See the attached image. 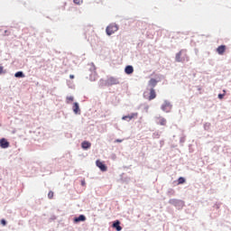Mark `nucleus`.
Returning a JSON list of instances; mask_svg holds the SVG:
<instances>
[{
    "label": "nucleus",
    "mask_w": 231,
    "mask_h": 231,
    "mask_svg": "<svg viewBox=\"0 0 231 231\" xmlns=\"http://www.w3.org/2000/svg\"><path fill=\"white\" fill-rule=\"evenodd\" d=\"M176 62H189V58L186 50H180L175 56Z\"/></svg>",
    "instance_id": "1"
},
{
    "label": "nucleus",
    "mask_w": 231,
    "mask_h": 231,
    "mask_svg": "<svg viewBox=\"0 0 231 231\" xmlns=\"http://www.w3.org/2000/svg\"><path fill=\"white\" fill-rule=\"evenodd\" d=\"M143 97L145 99L152 101L153 99H155L156 97V92L154 88H150V92L148 93V91H145L143 93Z\"/></svg>",
    "instance_id": "2"
},
{
    "label": "nucleus",
    "mask_w": 231,
    "mask_h": 231,
    "mask_svg": "<svg viewBox=\"0 0 231 231\" xmlns=\"http://www.w3.org/2000/svg\"><path fill=\"white\" fill-rule=\"evenodd\" d=\"M119 30V27L117 24L112 23L108 25L106 29V34L111 36L115 32H116Z\"/></svg>",
    "instance_id": "3"
},
{
    "label": "nucleus",
    "mask_w": 231,
    "mask_h": 231,
    "mask_svg": "<svg viewBox=\"0 0 231 231\" xmlns=\"http://www.w3.org/2000/svg\"><path fill=\"white\" fill-rule=\"evenodd\" d=\"M172 106L169 102H165L162 106V110L164 111L165 113H170L171 111Z\"/></svg>",
    "instance_id": "4"
},
{
    "label": "nucleus",
    "mask_w": 231,
    "mask_h": 231,
    "mask_svg": "<svg viewBox=\"0 0 231 231\" xmlns=\"http://www.w3.org/2000/svg\"><path fill=\"white\" fill-rule=\"evenodd\" d=\"M0 147L2 149H7L10 147V143L7 141V139H0Z\"/></svg>",
    "instance_id": "5"
},
{
    "label": "nucleus",
    "mask_w": 231,
    "mask_h": 231,
    "mask_svg": "<svg viewBox=\"0 0 231 231\" xmlns=\"http://www.w3.org/2000/svg\"><path fill=\"white\" fill-rule=\"evenodd\" d=\"M96 165L97 167H98V169H100L102 171H107V166H106V164H104L102 162H100L99 160H97L96 162Z\"/></svg>",
    "instance_id": "6"
},
{
    "label": "nucleus",
    "mask_w": 231,
    "mask_h": 231,
    "mask_svg": "<svg viewBox=\"0 0 231 231\" xmlns=\"http://www.w3.org/2000/svg\"><path fill=\"white\" fill-rule=\"evenodd\" d=\"M226 51V45H220L217 48V52L218 55H224Z\"/></svg>",
    "instance_id": "7"
},
{
    "label": "nucleus",
    "mask_w": 231,
    "mask_h": 231,
    "mask_svg": "<svg viewBox=\"0 0 231 231\" xmlns=\"http://www.w3.org/2000/svg\"><path fill=\"white\" fill-rule=\"evenodd\" d=\"M72 110L75 115H79V113H80V108H79V103L75 102L73 104Z\"/></svg>",
    "instance_id": "8"
},
{
    "label": "nucleus",
    "mask_w": 231,
    "mask_h": 231,
    "mask_svg": "<svg viewBox=\"0 0 231 231\" xmlns=\"http://www.w3.org/2000/svg\"><path fill=\"white\" fill-rule=\"evenodd\" d=\"M137 116H138L137 113H136V114L128 115V116H124L122 117V120L130 121V120H132L133 118L137 117Z\"/></svg>",
    "instance_id": "9"
},
{
    "label": "nucleus",
    "mask_w": 231,
    "mask_h": 231,
    "mask_svg": "<svg viewBox=\"0 0 231 231\" xmlns=\"http://www.w3.org/2000/svg\"><path fill=\"white\" fill-rule=\"evenodd\" d=\"M91 147V143L88 141H84L81 143V148L84 150H88Z\"/></svg>",
    "instance_id": "10"
},
{
    "label": "nucleus",
    "mask_w": 231,
    "mask_h": 231,
    "mask_svg": "<svg viewBox=\"0 0 231 231\" xmlns=\"http://www.w3.org/2000/svg\"><path fill=\"white\" fill-rule=\"evenodd\" d=\"M121 222L119 220H116L113 223V227L116 229V231H122L123 227L120 226Z\"/></svg>",
    "instance_id": "11"
},
{
    "label": "nucleus",
    "mask_w": 231,
    "mask_h": 231,
    "mask_svg": "<svg viewBox=\"0 0 231 231\" xmlns=\"http://www.w3.org/2000/svg\"><path fill=\"white\" fill-rule=\"evenodd\" d=\"M134 71V67L130 66V65L126 66L125 69V74H128V75L133 74Z\"/></svg>",
    "instance_id": "12"
},
{
    "label": "nucleus",
    "mask_w": 231,
    "mask_h": 231,
    "mask_svg": "<svg viewBox=\"0 0 231 231\" xmlns=\"http://www.w3.org/2000/svg\"><path fill=\"white\" fill-rule=\"evenodd\" d=\"M108 84L111 85V86H113V85H118V84H120V82H119L118 79H115V78H110V79H108Z\"/></svg>",
    "instance_id": "13"
},
{
    "label": "nucleus",
    "mask_w": 231,
    "mask_h": 231,
    "mask_svg": "<svg viewBox=\"0 0 231 231\" xmlns=\"http://www.w3.org/2000/svg\"><path fill=\"white\" fill-rule=\"evenodd\" d=\"M80 221H86V217L84 215H79V217L74 218L75 223H78Z\"/></svg>",
    "instance_id": "14"
},
{
    "label": "nucleus",
    "mask_w": 231,
    "mask_h": 231,
    "mask_svg": "<svg viewBox=\"0 0 231 231\" xmlns=\"http://www.w3.org/2000/svg\"><path fill=\"white\" fill-rule=\"evenodd\" d=\"M157 85V81L153 79H152L149 83H148V86L151 88H153L154 87H156Z\"/></svg>",
    "instance_id": "15"
},
{
    "label": "nucleus",
    "mask_w": 231,
    "mask_h": 231,
    "mask_svg": "<svg viewBox=\"0 0 231 231\" xmlns=\"http://www.w3.org/2000/svg\"><path fill=\"white\" fill-rule=\"evenodd\" d=\"M158 124L161 125H167V120L163 117H159L158 118Z\"/></svg>",
    "instance_id": "16"
},
{
    "label": "nucleus",
    "mask_w": 231,
    "mask_h": 231,
    "mask_svg": "<svg viewBox=\"0 0 231 231\" xmlns=\"http://www.w3.org/2000/svg\"><path fill=\"white\" fill-rule=\"evenodd\" d=\"M15 78H24V74L22 71L16 72L14 74Z\"/></svg>",
    "instance_id": "17"
},
{
    "label": "nucleus",
    "mask_w": 231,
    "mask_h": 231,
    "mask_svg": "<svg viewBox=\"0 0 231 231\" xmlns=\"http://www.w3.org/2000/svg\"><path fill=\"white\" fill-rule=\"evenodd\" d=\"M186 182V180L183 178V177H180L179 179H178V184L180 185V184H183V183H185Z\"/></svg>",
    "instance_id": "18"
},
{
    "label": "nucleus",
    "mask_w": 231,
    "mask_h": 231,
    "mask_svg": "<svg viewBox=\"0 0 231 231\" xmlns=\"http://www.w3.org/2000/svg\"><path fill=\"white\" fill-rule=\"evenodd\" d=\"M73 4L74 5H82L83 4V0H73Z\"/></svg>",
    "instance_id": "19"
},
{
    "label": "nucleus",
    "mask_w": 231,
    "mask_h": 231,
    "mask_svg": "<svg viewBox=\"0 0 231 231\" xmlns=\"http://www.w3.org/2000/svg\"><path fill=\"white\" fill-rule=\"evenodd\" d=\"M53 195H54L53 191H49V193H48V199H53Z\"/></svg>",
    "instance_id": "20"
},
{
    "label": "nucleus",
    "mask_w": 231,
    "mask_h": 231,
    "mask_svg": "<svg viewBox=\"0 0 231 231\" xmlns=\"http://www.w3.org/2000/svg\"><path fill=\"white\" fill-rule=\"evenodd\" d=\"M225 97V94H218V98L222 100Z\"/></svg>",
    "instance_id": "21"
},
{
    "label": "nucleus",
    "mask_w": 231,
    "mask_h": 231,
    "mask_svg": "<svg viewBox=\"0 0 231 231\" xmlns=\"http://www.w3.org/2000/svg\"><path fill=\"white\" fill-rule=\"evenodd\" d=\"M67 100L72 102V101H74V97H67Z\"/></svg>",
    "instance_id": "22"
},
{
    "label": "nucleus",
    "mask_w": 231,
    "mask_h": 231,
    "mask_svg": "<svg viewBox=\"0 0 231 231\" xmlns=\"http://www.w3.org/2000/svg\"><path fill=\"white\" fill-rule=\"evenodd\" d=\"M1 224H2L3 226H6V224H7V223H6V220H5V219H2V220H1Z\"/></svg>",
    "instance_id": "23"
},
{
    "label": "nucleus",
    "mask_w": 231,
    "mask_h": 231,
    "mask_svg": "<svg viewBox=\"0 0 231 231\" xmlns=\"http://www.w3.org/2000/svg\"><path fill=\"white\" fill-rule=\"evenodd\" d=\"M4 73V67H0V75Z\"/></svg>",
    "instance_id": "24"
},
{
    "label": "nucleus",
    "mask_w": 231,
    "mask_h": 231,
    "mask_svg": "<svg viewBox=\"0 0 231 231\" xmlns=\"http://www.w3.org/2000/svg\"><path fill=\"white\" fill-rule=\"evenodd\" d=\"M123 142V139H116V143H122Z\"/></svg>",
    "instance_id": "25"
},
{
    "label": "nucleus",
    "mask_w": 231,
    "mask_h": 231,
    "mask_svg": "<svg viewBox=\"0 0 231 231\" xmlns=\"http://www.w3.org/2000/svg\"><path fill=\"white\" fill-rule=\"evenodd\" d=\"M74 78H75V77H74L73 75H69V79H74Z\"/></svg>",
    "instance_id": "26"
},
{
    "label": "nucleus",
    "mask_w": 231,
    "mask_h": 231,
    "mask_svg": "<svg viewBox=\"0 0 231 231\" xmlns=\"http://www.w3.org/2000/svg\"><path fill=\"white\" fill-rule=\"evenodd\" d=\"M81 185H83V186H84V185H85V182H84V181H83V182H81Z\"/></svg>",
    "instance_id": "27"
}]
</instances>
